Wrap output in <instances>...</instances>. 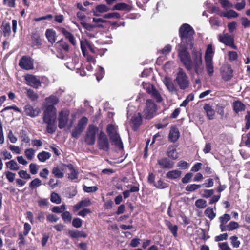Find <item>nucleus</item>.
I'll list each match as a JSON object with an SVG mask.
<instances>
[{
  "label": "nucleus",
  "instance_id": "54",
  "mask_svg": "<svg viewBox=\"0 0 250 250\" xmlns=\"http://www.w3.org/2000/svg\"><path fill=\"white\" fill-rule=\"evenodd\" d=\"M62 217L63 221L65 222H70L72 219L71 214L68 211H65L62 214Z\"/></svg>",
  "mask_w": 250,
  "mask_h": 250
},
{
  "label": "nucleus",
  "instance_id": "19",
  "mask_svg": "<svg viewBox=\"0 0 250 250\" xmlns=\"http://www.w3.org/2000/svg\"><path fill=\"white\" fill-rule=\"evenodd\" d=\"M164 83L167 89L170 92H176L177 91V88L176 85H174L171 79L168 77H166L164 79Z\"/></svg>",
  "mask_w": 250,
  "mask_h": 250
},
{
  "label": "nucleus",
  "instance_id": "51",
  "mask_svg": "<svg viewBox=\"0 0 250 250\" xmlns=\"http://www.w3.org/2000/svg\"><path fill=\"white\" fill-rule=\"evenodd\" d=\"M88 122V119L85 117H83L78 122L77 126L84 130L85 126L86 125Z\"/></svg>",
  "mask_w": 250,
  "mask_h": 250
},
{
  "label": "nucleus",
  "instance_id": "5",
  "mask_svg": "<svg viewBox=\"0 0 250 250\" xmlns=\"http://www.w3.org/2000/svg\"><path fill=\"white\" fill-rule=\"evenodd\" d=\"M156 111V105L152 100L146 101V106L144 110V116L146 119H150L154 117Z\"/></svg>",
  "mask_w": 250,
  "mask_h": 250
},
{
  "label": "nucleus",
  "instance_id": "3",
  "mask_svg": "<svg viewBox=\"0 0 250 250\" xmlns=\"http://www.w3.org/2000/svg\"><path fill=\"white\" fill-rule=\"evenodd\" d=\"M107 131L113 144L119 148L122 149L123 148V144L117 132V127L112 124H109L107 126Z\"/></svg>",
  "mask_w": 250,
  "mask_h": 250
},
{
  "label": "nucleus",
  "instance_id": "11",
  "mask_svg": "<svg viewBox=\"0 0 250 250\" xmlns=\"http://www.w3.org/2000/svg\"><path fill=\"white\" fill-rule=\"evenodd\" d=\"M59 102V98L54 95H51L49 97L46 98L44 103V106L45 107L44 110H47L49 108L52 107L55 109V112H57V109L54 106L57 104Z\"/></svg>",
  "mask_w": 250,
  "mask_h": 250
},
{
  "label": "nucleus",
  "instance_id": "35",
  "mask_svg": "<svg viewBox=\"0 0 250 250\" xmlns=\"http://www.w3.org/2000/svg\"><path fill=\"white\" fill-rule=\"evenodd\" d=\"M20 138L22 143H29L30 140L27 132L24 130H22L20 131Z\"/></svg>",
  "mask_w": 250,
  "mask_h": 250
},
{
  "label": "nucleus",
  "instance_id": "61",
  "mask_svg": "<svg viewBox=\"0 0 250 250\" xmlns=\"http://www.w3.org/2000/svg\"><path fill=\"white\" fill-rule=\"evenodd\" d=\"M238 57L237 53L235 51H231L228 52V58L230 61H235Z\"/></svg>",
  "mask_w": 250,
  "mask_h": 250
},
{
  "label": "nucleus",
  "instance_id": "44",
  "mask_svg": "<svg viewBox=\"0 0 250 250\" xmlns=\"http://www.w3.org/2000/svg\"><path fill=\"white\" fill-rule=\"evenodd\" d=\"M230 240L232 246L234 248H237L240 246V242L236 236H232L230 237Z\"/></svg>",
  "mask_w": 250,
  "mask_h": 250
},
{
  "label": "nucleus",
  "instance_id": "13",
  "mask_svg": "<svg viewBox=\"0 0 250 250\" xmlns=\"http://www.w3.org/2000/svg\"><path fill=\"white\" fill-rule=\"evenodd\" d=\"M222 79L225 81H229L232 77L233 71L229 65H225L221 68Z\"/></svg>",
  "mask_w": 250,
  "mask_h": 250
},
{
  "label": "nucleus",
  "instance_id": "40",
  "mask_svg": "<svg viewBox=\"0 0 250 250\" xmlns=\"http://www.w3.org/2000/svg\"><path fill=\"white\" fill-rule=\"evenodd\" d=\"M205 214L210 220L213 219L216 216V213L213 211V209L210 207L208 208L205 211Z\"/></svg>",
  "mask_w": 250,
  "mask_h": 250
},
{
  "label": "nucleus",
  "instance_id": "43",
  "mask_svg": "<svg viewBox=\"0 0 250 250\" xmlns=\"http://www.w3.org/2000/svg\"><path fill=\"white\" fill-rule=\"evenodd\" d=\"M103 18L105 19H120V14L118 12H110L103 15Z\"/></svg>",
  "mask_w": 250,
  "mask_h": 250
},
{
  "label": "nucleus",
  "instance_id": "2",
  "mask_svg": "<svg viewBox=\"0 0 250 250\" xmlns=\"http://www.w3.org/2000/svg\"><path fill=\"white\" fill-rule=\"evenodd\" d=\"M70 114V111L67 109H63L59 114L58 116V127L60 129H62L66 126L70 129L75 120L76 115L75 114L71 115L72 119L68 120V116Z\"/></svg>",
  "mask_w": 250,
  "mask_h": 250
},
{
  "label": "nucleus",
  "instance_id": "18",
  "mask_svg": "<svg viewBox=\"0 0 250 250\" xmlns=\"http://www.w3.org/2000/svg\"><path fill=\"white\" fill-rule=\"evenodd\" d=\"M110 10L106 5L101 4L95 7V10L93 11V15L95 16H100L101 13H104L108 12Z\"/></svg>",
  "mask_w": 250,
  "mask_h": 250
},
{
  "label": "nucleus",
  "instance_id": "9",
  "mask_svg": "<svg viewBox=\"0 0 250 250\" xmlns=\"http://www.w3.org/2000/svg\"><path fill=\"white\" fill-rule=\"evenodd\" d=\"M98 143L99 148L104 151H108L109 149V143L106 134L103 132H100L98 138Z\"/></svg>",
  "mask_w": 250,
  "mask_h": 250
},
{
  "label": "nucleus",
  "instance_id": "17",
  "mask_svg": "<svg viewBox=\"0 0 250 250\" xmlns=\"http://www.w3.org/2000/svg\"><path fill=\"white\" fill-rule=\"evenodd\" d=\"M25 114L31 117L37 116L39 113L40 110L38 108L34 109V108L29 104L26 105L24 107Z\"/></svg>",
  "mask_w": 250,
  "mask_h": 250
},
{
  "label": "nucleus",
  "instance_id": "23",
  "mask_svg": "<svg viewBox=\"0 0 250 250\" xmlns=\"http://www.w3.org/2000/svg\"><path fill=\"white\" fill-rule=\"evenodd\" d=\"M204 109L208 119L212 120L214 118L215 112L212 108L211 106L209 104H206L204 106Z\"/></svg>",
  "mask_w": 250,
  "mask_h": 250
},
{
  "label": "nucleus",
  "instance_id": "21",
  "mask_svg": "<svg viewBox=\"0 0 250 250\" xmlns=\"http://www.w3.org/2000/svg\"><path fill=\"white\" fill-rule=\"evenodd\" d=\"M91 205V202L90 200L88 199H85L81 201L76 205L74 206V211H76L83 208L88 207Z\"/></svg>",
  "mask_w": 250,
  "mask_h": 250
},
{
  "label": "nucleus",
  "instance_id": "10",
  "mask_svg": "<svg viewBox=\"0 0 250 250\" xmlns=\"http://www.w3.org/2000/svg\"><path fill=\"white\" fill-rule=\"evenodd\" d=\"M218 38L220 42L226 45L230 46L233 48L236 49V46L234 44V39L229 34L227 33L223 34H220L218 35Z\"/></svg>",
  "mask_w": 250,
  "mask_h": 250
},
{
  "label": "nucleus",
  "instance_id": "27",
  "mask_svg": "<svg viewBox=\"0 0 250 250\" xmlns=\"http://www.w3.org/2000/svg\"><path fill=\"white\" fill-rule=\"evenodd\" d=\"M167 155L169 158L173 160H175L178 158V153L174 146H170L168 147Z\"/></svg>",
  "mask_w": 250,
  "mask_h": 250
},
{
  "label": "nucleus",
  "instance_id": "46",
  "mask_svg": "<svg viewBox=\"0 0 250 250\" xmlns=\"http://www.w3.org/2000/svg\"><path fill=\"white\" fill-rule=\"evenodd\" d=\"M81 49L83 55L85 57L86 55V48L88 47L89 43L86 41H81Z\"/></svg>",
  "mask_w": 250,
  "mask_h": 250
},
{
  "label": "nucleus",
  "instance_id": "36",
  "mask_svg": "<svg viewBox=\"0 0 250 250\" xmlns=\"http://www.w3.org/2000/svg\"><path fill=\"white\" fill-rule=\"evenodd\" d=\"M52 173L57 178H61L64 176V172L63 169L58 167H55L53 168Z\"/></svg>",
  "mask_w": 250,
  "mask_h": 250
},
{
  "label": "nucleus",
  "instance_id": "30",
  "mask_svg": "<svg viewBox=\"0 0 250 250\" xmlns=\"http://www.w3.org/2000/svg\"><path fill=\"white\" fill-rule=\"evenodd\" d=\"M233 110L236 113L244 111L245 109V105L240 101H235L233 103Z\"/></svg>",
  "mask_w": 250,
  "mask_h": 250
},
{
  "label": "nucleus",
  "instance_id": "63",
  "mask_svg": "<svg viewBox=\"0 0 250 250\" xmlns=\"http://www.w3.org/2000/svg\"><path fill=\"white\" fill-rule=\"evenodd\" d=\"M59 219L57 215L53 214H49L46 217L47 220L50 222H56Z\"/></svg>",
  "mask_w": 250,
  "mask_h": 250
},
{
  "label": "nucleus",
  "instance_id": "42",
  "mask_svg": "<svg viewBox=\"0 0 250 250\" xmlns=\"http://www.w3.org/2000/svg\"><path fill=\"white\" fill-rule=\"evenodd\" d=\"M50 200L52 202L59 204L61 202V198L60 195L55 193L53 192L51 194Z\"/></svg>",
  "mask_w": 250,
  "mask_h": 250
},
{
  "label": "nucleus",
  "instance_id": "47",
  "mask_svg": "<svg viewBox=\"0 0 250 250\" xmlns=\"http://www.w3.org/2000/svg\"><path fill=\"white\" fill-rule=\"evenodd\" d=\"M56 122H53L47 125L46 131L48 133H53L57 128Z\"/></svg>",
  "mask_w": 250,
  "mask_h": 250
},
{
  "label": "nucleus",
  "instance_id": "41",
  "mask_svg": "<svg viewBox=\"0 0 250 250\" xmlns=\"http://www.w3.org/2000/svg\"><path fill=\"white\" fill-rule=\"evenodd\" d=\"M195 206L200 209H202L207 206V201L203 199H199L195 201Z\"/></svg>",
  "mask_w": 250,
  "mask_h": 250
},
{
  "label": "nucleus",
  "instance_id": "8",
  "mask_svg": "<svg viewBox=\"0 0 250 250\" xmlns=\"http://www.w3.org/2000/svg\"><path fill=\"white\" fill-rule=\"evenodd\" d=\"M143 86L146 89L147 93L150 94L152 97L155 98L158 102H162L163 99L159 91L149 83H143Z\"/></svg>",
  "mask_w": 250,
  "mask_h": 250
},
{
  "label": "nucleus",
  "instance_id": "32",
  "mask_svg": "<svg viewBox=\"0 0 250 250\" xmlns=\"http://www.w3.org/2000/svg\"><path fill=\"white\" fill-rule=\"evenodd\" d=\"M69 60L70 61L67 62L65 63V66L69 69L73 70L76 68V66L78 64V59L77 58H69Z\"/></svg>",
  "mask_w": 250,
  "mask_h": 250
},
{
  "label": "nucleus",
  "instance_id": "33",
  "mask_svg": "<svg viewBox=\"0 0 250 250\" xmlns=\"http://www.w3.org/2000/svg\"><path fill=\"white\" fill-rule=\"evenodd\" d=\"M221 15L228 19H231L237 17L239 16V14L233 10H229L226 12H222L221 13Z\"/></svg>",
  "mask_w": 250,
  "mask_h": 250
},
{
  "label": "nucleus",
  "instance_id": "38",
  "mask_svg": "<svg viewBox=\"0 0 250 250\" xmlns=\"http://www.w3.org/2000/svg\"><path fill=\"white\" fill-rule=\"evenodd\" d=\"M24 154L29 160H32L34 158L35 150L33 148L26 149L24 151Z\"/></svg>",
  "mask_w": 250,
  "mask_h": 250
},
{
  "label": "nucleus",
  "instance_id": "26",
  "mask_svg": "<svg viewBox=\"0 0 250 250\" xmlns=\"http://www.w3.org/2000/svg\"><path fill=\"white\" fill-rule=\"evenodd\" d=\"M68 168V178L71 180H74L78 178V172L75 170L73 166L70 164L67 166Z\"/></svg>",
  "mask_w": 250,
  "mask_h": 250
},
{
  "label": "nucleus",
  "instance_id": "7",
  "mask_svg": "<svg viewBox=\"0 0 250 250\" xmlns=\"http://www.w3.org/2000/svg\"><path fill=\"white\" fill-rule=\"evenodd\" d=\"M98 131V128L93 125H89L87 132L85 137V142L89 145L94 144L96 139V134Z\"/></svg>",
  "mask_w": 250,
  "mask_h": 250
},
{
  "label": "nucleus",
  "instance_id": "49",
  "mask_svg": "<svg viewBox=\"0 0 250 250\" xmlns=\"http://www.w3.org/2000/svg\"><path fill=\"white\" fill-rule=\"evenodd\" d=\"M42 185V181L39 178H35L29 184V187L32 189L40 187Z\"/></svg>",
  "mask_w": 250,
  "mask_h": 250
},
{
  "label": "nucleus",
  "instance_id": "14",
  "mask_svg": "<svg viewBox=\"0 0 250 250\" xmlns=\"http://www.w3.org/2000/svg\"><path fill=\"white\" fill-rule=\"evenodd\" d=\"M25 79L27 83L34 88H38L41 86L40 80L35 76L32 75H27L25 76Z\"/></svg>",
  "mask_w": 250,
  "mask_h": 250
},
{
  "label": "nucleus",
  "instance_id": "12",
  "mask_svg": "<svg viewBox=\"0 0 250 250\" xmlns=\"http://www.w3.org/2000/svg\"><path fill=\"white\" fill-rule=\"evenodd\" d=\"M19 65L24 69L30 70L33 68V61L30 57L23 56L20 61Z\"/></svg>",
  "mask_w": 250,
  "mask_h": 250
},
{
  "label": "nucleus",
  "instance_id": "4",
  "mask_svg": "<svg viewBox=\"0 0 250 250\" xmlns=\"http://www.w3.org/2000/svg\"><path fill=\"white\" fill-rule=\"evenodd\" d=\"M175 82L177 83L181 89H185L188 87V77L182 68H179Z\"/></svg>",
  "mask_w": 250,
  "mask_h": 250
},
{
  "label": "nucleus",
  "instance_id": "15",
  "mask_svg": "<svg viewBox=\"0 0 250 250\" xmlns=\"http://www.w3.org/2000/svg\"><path fill=\"white\" fill-rule=\"evenodd\" d=\"M142 124V117L140 113L133 115L131 119V126L133 130H136Z\"/></svg>",
  "mask_w": 250,
  "mask_h": 250
},
{
  "label": "nucleus",
  "instance_id": "56",
  "mask_svg": "<svg viewBox=\"0 0 250 250\" xmlns=\"http://www.w3.org/2000/svg\"><path fill=\"white\" fill-rule=\"evenodd\" d=\"M65 209V205H62L61 206H55L52 208V211L55 213H62Z\"/></svg>",
  "mask_w": 250,
  "mask_h": 250
},
{
  "label": "nucleus",
  "instance_id": "34",
  "mask_svg": "<svg viewBox=\"0 0 250 250\" xmlns=\"http://www.w3.org/2000/svg\"><path fill=\"white\" fill-rule=\"evenodd\" d=\"M206 68L209 76H212L214 72L212 60H205Z\"/></svg>",
  "mask_w": 250,
  "mask_h": 250
},
{
  "label": "nucleus",
  "instance_id": "48",
  "mask_svg": "<svg viewBox=\"0 0 250 250\" xmlns=\"http://www.w3.org/2000/svg\"><path fill=\"white\" fill-rule=\"evenodd\" d=\"M201 187V185L195 184H190V185H188L186 187V190L187 191L193 192V191H194L200 188Z\"/></svg>",
  "mask_w": 250,
  "mask_h": 250
},
{
  "label": "nucleus",
  "instance_id": "6",
  "mask_svg": "<svg viewBox=\"0 0 250 250\" xmlns=\"http://www.w3.org/2000/svg\"><path fill=\"white\" fill-rule=\"evenodd\" d=\"M56 112L54 108H49L47 110H44L43 114V122L46 125L56 122Z\"/></svg>",
  "mask_w": 250,
  "mask_h": 250
},
{
  "label": "nucleus",
  "instance_id": "57",
  "mask_svg": "<svg viewBox=\"0 0 250 250\" xmlns=\"http://www.w3.org/2000/svg\"><path fill=\"white\" fill-rule=\"evenodd\" d=\"M38 204L41 208H44L48 206V201L47 199L40 198L38 201Z\"/></svg>",
  "mask_w": 250,
  "mask_h": 250
},
{
  "label": "nucleus",
  "instance_id": "60",
  "mask_svg": "<svg viewBox=\"0 0 250 250\" xmlns=\"http://www.w3.org/2000/svg\"><path fill=\"white\" fill-rule=\"evenodd\" d=\"M18 174L21 178L25 179H29L31 178L30 175L28 174L26 171L23 170H20Z\"/></svg>",
  "mask_w": 250,
  "mask_h": 250
},
{
  "label": "nucleus",
  "instance_id": "16",
  "mask_svg": "<svg viewBox=\"0 0 250 250\" xmlns=\"http://www.w3.org/2000/svg\"><path fill=\"white\" fill-rule=\"evenodd\" d=\"M158 164L162 168L170 169L174 167V163L167 158H163L158 160Z\"/></svg>",
  "mask_w": 250,
  "mask_h": 250
},
{
  "label": "nucleus",
  "instance_id": "50",
  "mask_svg": "<svg viewBox=\"0 0 250 250\" xmlns=\"http://www.w3.org/2000/svg\"><path fill=\"white\" fill-rule=\"evenodd\" d=\"M26 94L28 98L32 101L36 100L38 96L33 90L31 89H27L26 91Z\"/></svg>",
  "mask_w": 250,
  "mask_h": 250
},
{
  "label": "nucleus",
  "instance_id": "1",
  "mask_svg": "<svg viewBox=\"0 0 250 250\" xmlns=\"http://www.w3.org/2000/svg\"><path fill=\"white\" fill-rule=\"evenodd\" d=\"M193 29L187 23L183 24L179 29V35L181 39V45L179 46L178 56L186 69L190 72L194 70L198 76L204 73L202 53L196 50L192 51L193 61L187 50V47L192 46V41L194 34Z\"/></svg>",
  "mask_w": 250,
  "mask_h": 250
},
{
  "label": "nucleus",
  "instance_id": "39",
  "mask_svg": "<svg viewBox=\"0 0 250 250\" xmlns=\"http://www.w3.org/2000/svg\"><path fill=\"white\" fill-rule=\"evenodd\" d=\"M7 167L12 170H18L19 169V167L16 161L12 160L9 162L6 163Z\"/></svg>",
  "mask_w": 250,
  "mask_h": 250
},
{
  "label": "nucleus",
  "instance_id": "45",
  "mask_svg": "<svg viewBox=\"0 0 250 250\" xmlns=\"http://www.w3.org/2000/svg\"><path fill=\"white\" fill-rule=\"evenodd\" d=\"M167 226H168V229L170 230L171 233L174 235V236L177 237L178 227L176 225H172L169 222H167Z\"/></svg>",
  "mask_w": 250,
  "mask_h": 250
},
{
  "label": "nucleus",
  "instance_id": "59",
  "mask_svg": "<svg viewBox=\"0 0 250 250\" xmlns=\"http://www.w3.org/2000/svg\"><path fill=\"white\" fill-rule=\"evenodd\" d=\"M83 130L77 126V127L73 130L72 136L75 138H78L81 135Z\"/></svg>",
  "mask_w": 250,
  "mask_h": 250
},
{
  "label": "nucleus",
  "instance_id": "58",
  "mask_svg": "<svg viewBox=\"0 0 250 250\" xmlns=\"http://www.w3.org/2000/svg\"><path fill=\"white\" fill-rule=\"evenodd\" d=\"M64 37H65L66 39L69 40V41L72 44H73V45H76V41L75 38L74 36L70 32H69Z\"/></svg>",
  "mask_w": 250,
  "mask_h": 250
},
{
  "label": "nucleus",
  "instance_id": "55",
  "mask_svg": "<svg viewBox=\"0 0 250 250\" xmlns=\"http://www.w3.org/2000/svg\"><path fill=\"white\" fill-rule=\"evenodd\" d=\"M3 33L5 36H9L11 32V27L10 23H3Z\"/></svg>",
  "mask_w": 250,
  "mask_h": 250
},
{
  "label": "nucleus",
  "instance_id": "52",
  "mask_svg": "<svg viewBox=\"0 0 250 250\" xmlns=\"http://www.w3.org/2000/svg\"><path fill=\"white\" fill-rule=\"evenodd\" d=\"M128 5L125 3H119L115 5L113 8L112 10H124L126 9Z\"/></svg>",
  "mask_w": 250,
  "mask_h": 250
},
{
  "label": "nucleus",
  "instance_id": "28",
  "mask_svg": "<svg viewBox=\"0 0 250 250\" xmlns=\"http://www.w3.org/2000/svg\"><path fill=\"white\" fill-rule=\"evenodd\" d=\"M239 227V224L234 221H231L222 229V231H233Z\"/></svg>",
  "mask_w": 250,
  "mask_h": 250
},
{
  "label": "nucleus",
  "instance_id": "64",
  "mask_svg": "<svg viewBox=\"0 0 250 250\" xmlns=\"http://www.w3.org/2000/svg\"><path fill=\"white\" fill-rule=\"evenodd\" d=\"M218 246L222 250H232L227 242L219 243Z\"/></svg>",
  "mask_w": 250,
  "mask_h": 250
},
{
  "label": "nucleus",
  "instance_id": "37",
  "mask_svg": "<svg viewBox=\"0 0 250 250\" xmlns=\"http://www.w3.org/2000/svg\"><path fill=\"white\" fill-rule=\"evenodd\" d=\"M246 146L249 147L250 146V131L245 136H242L240 146Z\"/></svg>",
  "mask_w": 250,
  "mask_h": 250
},
{
  "label": "nucleus",
  "instance_id": "31",
  "mask_svg": "<svg viewBox=\"0 0 250 250\" xmlns=\"http://www.w3.org/2000/svg\"><path fill=\"white\" fill-rule=\"evenodd\" d=\"M51 157V154L48 152L42 151L39 153L37 155L39 160L42 162H44L49 159Z\"/></svg>",
  "mask_w": 250,
  "mask_h": 250
},
{
  "label": "nucleus",
  "instance_id": "24",
  "mask_svg": "<svg viewBox=\"0 0 250 250\" xmlns=\"http://www.w3.org/2000/svg\"><path fill=\"white\" fill-rule=\"evenodd\" d=\"M219 219L220 222V228L222 231V229L227 225L226 223L231 219V216L229 214H224L220 216Z\"/></svg>",
  "mask_w": 250,
  "mask_h": 250
},
{
  "label": "nucleus",
  "instance_id": "29",
  "mask_svg": "<svg viewBox=\"0 0 250 250\" xmlns=\"http://www.w3.org/2000/svg\"><path fill=\"white\" fill-rule=\"evenodd\" d=\"M214 54V50L212 44H209L207 46V49L205 52V60H212L213 56Z\"/></svg>",
  "mask_w": 250,
  "mask_h": 250
},
{
  "label": "nucleus",
  "instance_id": "25",
  "mask_svg": "<svg viewBox=\"0 0 250 250\" xmlns=\"http://www.w3.org/2000/svg\"><path fill=\"white\" fill-rule=\"evenodd\" d=\"M45 35L47 40L51 44L55 42L56 32L53 29H47L45 32Z\"/></svg>",
  "mask_w": 250,
  "mask_h": 250
},
{
  "label": "nucleus",
  "instance_id": "22",
  "mask_svg": "<svg viewBox=\"0 0 250 250\" xmlns=\"http://www.w3.org/2000/svg\"><path fill=\"white\" fill-rule=\"evenodd\" d=\"M182 174V172L178 170H172L167 172L166 177L168 179L175 180L179 179Z\"/></svg>",
  "mask_w": 250,
  "mask_h": 250
},
{
  "label": "nucleus",
  "instance_id": "53",
  "mask_svg": "<svg viewBox=\"0 0 250 250\" xmlns=\"http://www.w3.org/2000/svg\"><path fill=\"white\" fill-rule=\"evenodd\" d=\"M154 186L159 189H164L168 187V184L162 180H159L154 184Z\"/></svg>",
  "mask_w": 250,
  "mask_h": 250
},
{
  "label": "nucleus",
  "instance_id": "62",
  "mask_svg": "<svg viewBox=\"0 0 250 250\" xmlns=\"http://www.w3.org/2000/svg\"><path fill=\"white\" fill-rule=\"evenodd\" d=\"M82 221L79 218H75L72 221V225L76 228H79L82 226Z\"/></svg>",
  "mask_w": 250,
  "mask_h": 250
},
{
  "label": "nucleus",
  "instance_id": "20",
  "mask_svg": "<svg viewBox=\"0 0 250 250\" xmlns=\"http://www.w3.org/2000/svg\"><path fill=\"white\" fill-rule=\"evenodd\" d=\"M180 136V132L178 129L175 127H171L168 135V139L172 142L177 141Z\"/></svg>",
  "mask_w": 250,
  "mask_h": 250
}]
</instances>
